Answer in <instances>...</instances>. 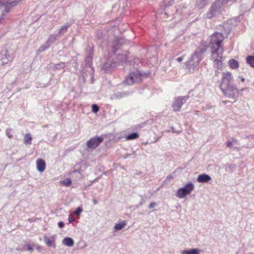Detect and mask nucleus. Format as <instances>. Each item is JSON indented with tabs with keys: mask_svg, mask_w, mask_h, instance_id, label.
<instances>
[{
	"mask_svg": "<svg viewBox=\"0 0 254 254\" xmlns=\"http://www.w3.org/2000/svg\"><path fill=\"white\" fill-rule=\"evenodd\" d=\"M224 37L220 33H214L211 37L210 45L211 46V59L214 61L217 66H221L222 64L223 49L221 44Z\"/></svg>",
	"mask_w": 254,
	"mask_h": 254,
	"instance_id": "f257e3e1",
	"label": "nucleus"
},
{
	"mask_svg": "<svg viewBox=\"0 0 254 254\" xmlns=\"http://www.w3.org/2000/svg\"><path fill=\"white\" fill-rule=\"evenodd\" d=\"M233 81V76L230 72L222 73L220 88L225 95L229 98L234 97L237 92V89L232 84Z\"/></svg>",
	"mask_w": 254,
	"mask_h": 254,
	"instance_id": "f03ea898",
	"label": "nucleus"
},
{
	"mask_svg": "<svg viewBox=\"0 0 254 254\" xmlns=\"http://www.w3.org/2000/svg\"><path fill=\"white\" fill-rule=\"evenodd\" d=\"M205 51V50L202 48L196 50L186 63L187 66L190 68H193L197 66L199 62L202 60V55Z\"/></svg>",
	"mask_w": 254,
	"mask_h": 254,
	"instance_id": "7ed1b4c3",
	"label": "nucleus"
},
{
	"mask_svg": "<svg viewBox=\"0 0 254 254\" xmlns=\"http://www.w3.org/2000/svg\"><path fill=\"white\" fill-rule=\"evenodd\" d=\"M22 0H0V6H4V12H2L0 17V23L4 19L5 13L9 12L12 7L15 6Z\"/></svg>",
	"mask_w": 254,
	"mask_h": 254,
	"instance_id": "20e7f679",
	"label": "nucleus"
},
{
	"mask_svg": "<svg viewBox=\"0 0 254 254\" xmlns=\"http://www.w3.org/2000/svg\"><path fill=\"white\" fill-rule=\"evenodd\" d=\"M194 188V185L192 183H188L184 187L180 188L178 190L176 196L179 198H184L187 195L191 193Z\"/></svg>",
	"mask_w": 254,
	"mask_h": 254,
	"instance_id": "39448f33",
	"label": "nucleus"
},
{
	"mask_svg": "<svg viewBox=\"0 0 254 254\" xmlns=\"http://www.w3.org/2000/svg\"><path fill=\"white\" fill-rule=\"evenodd\" d=\"M189 96H178L176 97L172 104V107L175 112L179 111L181 110L182 106L189 99Z\"/></svg>",
	"mask_w": 254,
	"mask_h": 254,
	"instance_id": "423d86ee",
	"label": "nucleus"
},
{
	"mask_svg": "<svg viewBox=\"0 0 254 254\" xmlns=\"http://www.w3.org/2000/svg\"><path fill=\"white\" fill-rule=\"evenodd\" d=\"M141 78V74L138 70H135L129 74L126 78L125 82L127 85H132L134 83L139 81Z\"/></svg>",
	"mask_w": 254,
	"mask_h": 254,
	"instance_id": "0eeeda50",
	"label": "nucleus"
},
{
	"mask_svg": "<svg viewBox=\"0 0 254 254\" xmlns=\"http://www.w3.org/2000/svg\"><path fill=\"white\" fill-rule=\"evenodd\" d=\"M103 141V137L95 136L87 141L86 145L88 148L95 149Z\"/></svg>",
	"mask_w": 254,
	"mask_h": 254,
	"instance_id": "6e6552de",
	"label": "nucleus"
},
{
	"mask_svg": "<svg viewBox=\"0 0 254 254\" xmlns=\"http://www.w3.org/2000/svg\"><path fill=\"white\" fill-rule=\"evenodd\" d=\"M57 235H53L50 237L47 235L44 236V241L48 247H52L53 248H56V241L57 239Z\"/></svg>",
	"mask_w": 254,
	"mask_h": 254,
	"instance_id": "1a4fd4ad",
	"label": "nucleus"
},
{
	"mask_svg": "<svg viewBox=\"0 0 254 254\" xmlns=\"http://www.w3.org/2000/svg\"><path fill=\"white\" fill-rule=\"evenodd\" d=\"M59 35L58 34H51L49 36L48 39L47 40V42L45 43V46H42L40 48V50L41 51H43L45 50H46L47 48H48L50 45L52 43H53L56 41L57 40V36Z\"/></svg>",
	"mask_w": 254,
	"mask_h": 254,
	"instance_id": "9d476101",
	"label": "nucleus"
},
{
	"mask_svg": "<svg viewBox=\"0 0 254 254\" xmlns=\"http://www.w3.org/2000/svg\"><path fill=\"white\" fill-rule=\"evenodd\" d=\"M36 168L41 173L43 172L46 169V162L42 159H38L36 161Z\"/></svg>",
	"mask_w": 254,
	"mask_h": 254,
	"instance_id": "9b49d317",
	"label": "nucleus"
},
{
	"mask_svg": "<svg viewBox=\"0 0 254 254\" xmlns=\"http://www.w3.org/2000/svg\"><path fill=\"white\" fill-rule=\"evenodd\" d=\"M201 251L197 248L185 249L180 252V254H200Z\"/></svg>",
	"mask_w": 254,
	"mask_h": 254,
	"instance_id": "f8f14e48",
	"label": "nucleus"
},
{
	"mask_svg": "<svg viewBox=\"0 0 254 254\" xmlns=\"http://www.w3.org/2000/svg\"><path fill=\"white\" fill-rule=\"evenodd\" d=\"M0 55L1 59L2 60L6 59L9 60V61H11L12 60V58L10 57V55L7 49L1 50L0 52Z\"/></svg>",
	"mask_w": 254,
	"mask_h": 254,
	"instance_id": "ddd939ff",
	"label": "nucleus"
},
{
	"mask_svg": "<svg viewBox=\"0 0 254 254\" xmlns=\"http://www.w3.org/2000/svg\"><path fill=\"white\" fill-rule=\"evenodd\" d=\"M62 244L67 247H72L74 245L73 240L69 237L64 238L62 241Z\"/></svg>",
	"mask_w": 254,
	"mask_h": 254,
	"instance_id": "4468645a",
	"label": "nucleus"
},
{
	"mask_svg": "<svg viewBox=\"0 0 254 254\" xmlns=\"http://www.w3.org/2000/svg\"><path fill=\"white\" fill-rule=\"evenodd\" d=\"M65 66L64 63H60L58 64H50L49 65L50 68L60 69L63 68Z\"/></svg>",
	"mask_w": 254,
	"mask_h": 254,
	"instance_id": "2eb2a0df",
	"label": "nucleus"
},
{
	"mask_svg": "<svg viewBox=\"0 0 254 254\" xmlns=\"http://www.w3.org/2000/svg\"><path fill=\"white\" fill-rule=\"evenodd\" d=\"M228 64L230 68L233 69H237L239 67L238 62L235 59L229 60Z\"/></svg>",
	"mask_w": 254,
	"mask_h": 254,
	"instance_id": "dca6fc26",
	"label": "nucleus"
},
{
	"mask_svg": "<svg viewBox=\"0 0 254 254\" xmlns=\"http://www.w3.org/2000/svg\"><path fill=\"white\" fill-rule=\"evenodd\" d=\"M117 63H112L111 64H109L108 63H106L104 64L103 65V69L105 70L106 71H110L113 67L117 66Z\"/></svg>",
	"mask_w": 254,
	"mask_h": 254,
	"instance_id": "f3484780",
	"label": "nucleus"
},
{
	"mask_svg": "<svg viewBox=\"0 0 254 254\" xmlns=\"http://www.w3.org/2000/svg\"><path fill=\"white\" fill-rule=\"evenodd\" d=\"M70 24L68 23H66L65 25L62 26L59 29L58 35H62L66 33L67 31V29L69 27Z\"/></svg>",
	"mask_w": 254,
	"mask_h": 254,
	"instance_id": "a211bd4d",
	"label": "nucleus"
},
{
	"mask_svg": "<svg viewBox=\"0 0 254 254\" xmlns=\"http://www.w3.org/2000/svg\"><path fill=\"white\" fill-rule=\"evenodd\" d=\"M127 222L125 221H122L118 223H116L114 226V229L116 231L122 230L127 225Z\"/></svg>",
	"mask_w": 254,
	"mask_h": 254,
	"instance_id": "6ab92c4d",
	"label": "nucleus"
},
{
	"mask_svg": "<svg viewBox=\"0 0 254 254\" xmlns=\"http://www.w3.org/2000/svg\"><path fill=\"white\" fill-rule=\"evenodd\" d=\"M139 136L137 132H133L126 136L125 138L127 140H132L138 138Z\"/></svg>",
	"mask_w": 254,
	"mask_h": 254,
	"instance_id": "aec40b11",
	"label": "nucleus"
},
{
	"mask_svg": "<svg viewBox=\"0 0 254 254\" xmlns=\"http://www.w3.org/2000/svg\"><path fill=\"white\" fill-rule=\"evenodd\" d=\"M32 137L30 133H26L24 137V143L26 144H31Z\"/></svg>",
	"mask_w": 254,
	"mask_h": 254,
	"instance_id": "412c9836",
	"label": "nucleus"
},
{
	"mask_svg": "<svg viewBox=\"0 0 254 254\" xmlns=\"http://www.w3.org/2000/svg\"><path fill=\"white\" fill-rule=\"evenodd\" d=\"M246 61L248 64L254 67V56H248L246 58Z\"/></svg>",
	"mask_w": 254,
	"mask_h": 254,
	"instance_id": "4be33fe9",
	"label": "nucleus"
},
{
	"mask_svg": "<svg viewBox=\"0 0 254 254\" xmlns=\"http://www.w3.org/2000/svg\"><path fill=\"white\" fill-rule=\"evenodd\" d=\"M60 184L65 187H69L71 184V181L69 179L66 178L64 180L61 181Z\"/></svg>",
	"mask_w": 254,
	"mask_h": 254,
	"instance_id": "5701e85b",
	"label": "nucleus"
},
{
	"mask_svg": "<svg viewBox=\"0 0 254 254\" xmlns=\"http://www.w3.org/2000/svg\"><path fill=\"white\" fill-rule=\"evenodd\" d=\"M71 174L76 175L77 180H80L82 178V171L81 170H74L71 173Z\"/></svg>",
	"mask_w": 254,
	"mask_h": 254,
	"instance_id": "b1692460",
	"label": "nucleus"
},
{
	"mask_svg": "<svg viewBox=\"0 0 254 254\" xmlns=\"http://www.w3.org/2000/svg\"><path fill=\"white\" fill-rule=\"evenodd\" d=\"M197 181L199 183H206V174H203L199 175L197 179Z\"/></svg>",
	"mask_w": 254,
	"mask_h": 254,
	"instance_id": "393cba45",
	"label": "nucleus"
},
{
	"mask_svg": "<svg viewBox=\"0 0 254 254\" xmlns=\"http://www.w3.org/2000/svg\"><path fill=\"white\" fill-rule=\"evenodd\" d=\"M118 60H120L121 63H124L127 61V57L126 54H119L118 55Z\"/></svg>",
	"mask_w": 254,
	"mask_h": 254,
	"instance_id": "a878e982",
	"label": "nucleus"
},
{
	"mask_svg": "<svg viewBox=\"0 0 254 254\" xmlns=\"http://www.w3.org/2000/svg\"><path fill=\"white\" fill-rule=\"evenodd\" d=\"M237 140L235 138H232V140H229L227 142L226 145L227 147L229 148H231L232 147L233 143L234 142H237Z\"/></svg>",
	"mask_w": 254,
	"mask_h": 254,
	"instance_id": "bb28decb",
	"label": "nucleus"
},
{
	"mask_svg": "<svg viewBox=\"0 0 254 254\" xmlns=\"http://www.w3.org/2000/svg\"><path fill=\"white\" fill-rule=\"evenodd\" d=\"M23 250H27L28 251L31 252H33V249L32 247L29 244L25 245L23 247Z\"/></svg>",
	"mask_w": 254,
	"mask_h": 254,
	"instance_id": "cd10ccee",
	"label": "nucleus"
},
{
	"mask_svg": "<svg viewBox=\"0 0 254 254\" xmlns=\"http://www.w3.org/2000/svg\"><path fill=\"white\" fill-rule=\"evenodd\" d=\"M92 110L93 112L96 113L99 111V108L97 105L93 104L92 106Z\"/></svg>",
	"mask_w": 254,
	"mask_h": 254,
	"instance_id": "c85d7f7f",
	"label": "nucleus"
},
{
	"mask_svg": "<svg viewBox=\"0 0 254 254\" xmlns=\"http://www.w3.org/2000/svg\"><path fill=\"white\" fill-rule=\"evenodd\" d=\"M11 130V129L10 128H7L6 130V134L7 136L9 138H11L13 137L12 134L10 133Z\"/></svg>",
	"mask_w": 254,
	"mask_h": 254,
	"instance_id": "c756f323",
	"label": "nucleus"
},
{
	"mask_svg": "<svg viewBox=\"0 0 254 254\" xmlns=\"http://www.w3.org/2000/svg\"><path fill=\"white\" fill-rule=\"evenodd\" d=\"M82 209L80 208V207H78L76 209V210L74 211V214L75 215H79L80 214V213L82 212Z\"/></svg>",
	"mask_w": 254,
	"mask_h": 254,
	"instance_id": "7c9ffc66",
	"label": "nucleus"
},
{
	"mask_svg": "<svg viewBox=\"0 0 254 254\" xmlns=\"http://www.w3.org/2000/svg\"><path fill=\"white\" fill-rule=\"evenodd\" d=\"M156 206V203L155 202H152L150 203V204L149 206V208H154Z\"/></svg>",
	"mask_w": 254,
	"mask_h": 254,
	"instance_id": "2f4dec72",
	"label": "nucleus"
},
{
	"mask_svg": "<svg viewBox=\"0 0 254 254\" xmlns=\"http://www.w3.org/2000/svg\"><path fill=\"white\" fill-rule=\"evenodd\" d=\"M74 220V219L73 218L72 216L71 215H69V217H68V221H69V222L71 223L72 221H73Z\"/></svg>",
	"mask_w": 254,
	"mask_h": 254,
	"instance_id": "473e14b6",
	"label": "nucleus"
},
{
	"mask_svg": "<svg viewBox=\"0 0 254 254\" xmlns=\"http://www.w3.org/2000/svg\"><path fill=\"white\" fill-rule=\"evenodd\" d=\"M64 225V222L62 221H61L58 223V226L61 228H63Z\"/></svg>",
	"mask_w": 254,
	"mask_h": 254,
	"instance_id": "72a5a7b5",
	"label": "nucleus"
},
{
	"mask_svg": "<svg viewBox=\"0 0 254 254\" xmlns=\"http://www.w3.org/2000/svg\"><path fill=\"white\" fill-rule=\"evenodd\" d=\"M176 60L178 62H182L183 60V57H179V58H178Z\"/></svg>",
	"mask_w": 254,
	"mask_h": 254,
	"instance_id": "f704fd0d",
	"label": "nucleus"
},
{
	"mask_svg": "<svg viewBox=\"0 0 254 254\" xmlns=\"http://www.w3.org/2000/svg\"><path fill=\"white\" fill-rule=\"evenodd\" d=\"M36 249H37V250L38 251L41 252V247L40 246H37L36 247Z\"/></svg>",
	"mask_w": 254,
	"mask_h": 254,
	"instance_id": "c9c22d12",
	"label": "nucleus"
},
{
	"mask_svg": "<svg viewBox=\"0 0 254 254\" xmlns=\"http://www.w3.org/2000/svg\"><path fill=\"white\" fill-rule=\"evenodd\" d=\"M93 202L94 204H97L98 203V200L94 199L93 200Z\"/></svg>",
	"mask_w": 254,
	"mask_h": 254,
	"instance_id": "e433bc0d",
	"label": "nucleus"
},
{
	"mask_svg": "<svg viewBox=\"0 0 254 254\" xmlns=\"http://www.w3.org/2000/svg\"><path fill=\"white\" fill-rule=\"evenodd\" d=\"M115 46H114L113 48V54H115L116 53V49H115Z\"/></svg>",
	"mask_w": 254,
	"mask_h": 254,
	"instance_id": "4c0bfd02",
	"label": "nucleus"
},
{
	"mask_svg": "<svg viewBox=\"0 0 254 254\" xmlns=\"http://www.w3.org/2000/svg\"><path fill=\"white\" fill-rule=\"evenodd\" d=\"M211 179L210 177L207 175V182Z\"/></svg>",
	"mask_w": 254,
	"mask_h": 254,
	"instance_id": "58836bf2",
	"label": "nucleus"
}]
</instances>
